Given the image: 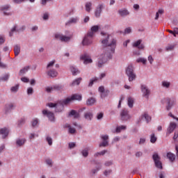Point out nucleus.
<instances>
[{
	"label": "nucleus",
	"instance_id": "nucleus-58",
	"mask_svg": "<svg viewBox=\"0 0 178 178\" xmlns=\"http://www.w3.org/2000/svg\"><path fill=\"white\" fill-rule=\"evenodd\" d=\"M68 131H69L70 134H74V133H76V129L72 128V127H70V129H68Z\"/></svg>",
	"mask_w": 178,
	"mask_h": 178
},
{
	"label": "nucleus",
	"instance_id": "nucleus-5",
	"mask_svg": "<svg viewBox=\"0 0 178 178\" xmlns=\"http://www.w3.org/2000/svg\"><path fill=\"white\" fill-rule=\"evenodd\" d=\"M152 159L154 162L156 168H157L158 169L163 168V167H162V162L161 161V156H159V154H158V153H154L152 155Z\"/></svg>",
	"mask_w": 178,
	"mask_h": 178
},
{
	"label": "nucleus",
	"instance_id": "nucleus-10",
	"mask_svg": "<svg viewBox=\"0 0 178 178\" xmlns=\"http://www.w3.org/2000/svg\"><path fill=\"white\" fill-rule=\"evenodd\" d=\"M67 99H68V102H67V105L68 104H70V102L72 101H81V95L75 94V95H73L71 97H68L64 99V101H67Z\"/></svg>",
	"mask_w": 178,
	"mask_h": 178
},
{
	"label": "nucleus",
	"instance_id": "nucleus-62",
	"mask_svg": "<svg viewBox=\"0 0 178 178\" xmlns=\"http://www.w3.org/2000/svg\"><path fill=\"white\" fill-rule=\"evenodd\" d=\"M38 124V120H33L32 122V127H35Z\"/></svg>",
	"mask_w": 178,
	"mask_h": 178
},
{
	"label": "nucleus",
	"instance_id": "nucleus-4",
	"mask_svg": "<svg viewBox=\"0 0 178 178\" xmlns=\"http://www.w3.org/2000/svg\"><path fill=\"white\" fill-rule=\"evenodd\" d=\"M92 32L88 33L82 40V45L83 47L91 45L92 44Z\"/></svg>",
	"mask_w": 178,
	"mask_h": 178
},
{
	"label": "nucleus",
	"instance_id": "nucleus-35",
	"mask_svg": "<svg viewBox=\"0 0 178 178\" xmlns=\"http://www.w3.org/2000/svg\"><path fill=\"white\" fill-rule=\"evenodd\" d=\"M16 32L17 33V26H14L12 29L10 30V31L9 32V36L10 37H13V33Z\"/></svg>",
	"mask_w": 178,
	"mask_h": 178
},
{
	"label": "nucleus",
	"instance_id": "nucleus-50",
	"mask_svg": "<svg viewBox=\"0 0 178 178\" xmlns=\"http://www.w3.org/2000/svg\"><path fill=\"white\" fill-rule=\"evenodd\" d=\"M162 86L165 88H169L170 87V82L164 81L162 82Z\"/></svg>",
	"mask_w": 178,
	"mask_h": 178
},
{
	"label": "nucleus",
	"instance_id": "nucleus-36",
	"mask_svg": "<svg viewBox=\"0 0 178 178\" xmlns=\"http://www.w3.org/2000/svg\"><path fill=\"white\" fill-rule=\"evenodd\" d=\"M101 170V166L97 167L95 169H92L90 171V175L92 176H94L96 173H98V172Z\"/></svg>",
	"mask_w": 178,
	"mask_h": 178
},
{
	"label": "nucleus",
	"instance_id": "nucleus-54",
	"mask_svg": "<svg viewBox=\"0 0 178 178\" xmlns=\"http://www.w3.org/2000/svg\"><path fill=\"white\" fill-rule=\"evenodd\" d=\"M35 137H38V134H31L29 136V140H34Z\"/></svg>",
	"mask_w": 178,
	"mask_h": 178
},
{
	"label": "nucleus",
	"instance_id": "nucleus-34",
	"mask_svg": "<svg viewBox=\"0 0 178 178\" xmlns=\"http://www.w3.org/2000/svg\"><path fill=\"white\" fill-rule=\"evenodd\" d=\"M134 104V99L133 97L128 98V106L129 108H133Z\"/></svg>",
	"mask_w": 178,
	"mask_h": 178
},
{
	"label": "nucleus",
	"instance_id": "nucleus-43",
	"mask_svg": "<svg viewBox=\"0 0 178 178\" xmlns=\"http://www.w3.org/2000/svg\"><path fill=\"white\" fill-rule=\"evenodd\" d=\"M127 127L124 125H122V126H120V127H118L116 128V133H120L122 131V130H126Z\"/></svg>",
	"mask_w": 178,
	"mask_h": 178
},
{
	"label": "nucleus",
	"instance_id": "nucleus-19",
	"mask_svg": "<svg viewBox=\"0 0 178 178\" xmlns=\"http://www.w3.org/2000/svg\"><path fill=\"white\" fill-rule=\"evenodd\" d=\"M47 75L49 77L54 78L58 76V72L54 69H49V71L47 72Z\"/></svg>",
	"mask_w": 178,
	"mask_h": 178
},
{
	"label": "nucleus",
	"instance_id": "nucleus-29",
	"mask_svg": "<svg viewBox=\"0 0 178 178\" xmlns=\"http://www.w3.org/2000/svg\"><path fill=\"white\" fill-rule=\"evenodd\" d=\"M29 70H30V66L28 65L24 67V68L19 70V76H23V74H26V73H27Z\"/></svg>",
	"mask_w": 178,
	"mask_h": 178
},
{
	"label": "nucleus",
	"instance_id": "nucleus-2",
	"mask_svg": "<svg viewBox=\"0 0 178 178\" xmlns=\"http://www.w3.org/2000/svg\"><path fill=\"white\" fill-rule=\"evenodd\" d=\"M69 99L67 100H59L56 103H49L47 104V106L49 108H56V112H62L63 111L65 106L67 105Z\"/></svg>",
	"mask_w": 178,
	"mask_h": 178
},
{
	"label": "nucleus",
	"instance_id": "nucleus-30",
	"mask_svg": "<svg viewBox=\"0 0 178 178\" xmlns=\"http://www.w3.org/2000/svg\"><path fill=\"white\" fill-rule=\"evenodd\" d=\"M69 116H74V119H79V118H80V113H77V111L74 110H72L69 113Z\"/></svg>",
	"mask_w": 178,
	"mask_h": 178
},
{
	"label": "nucleus",
	"instance_id": "nucleus-41",
	"mask_svg": "<svg viewBox=\"0 0 178 178\" xmlns=\"http://www.w3.org/2000/svg\"><path fill=\"white\" fill-rule=\"evenodd\" d=\"M70 69L73 76H76V74H79V73H80V71H79V70H77L76 67H71Z\"/></svg>",
	"mask_w": 178,
	"mask_h": 178
},
{
	"label": "nucleus",
	"instance_id": "nucleus-32",
	"mask_svg": "<svg viewBox=\"0 0 178 178\" xmlns=\"http://www.w3.org/2000/svg\"><path fill=\"white\" fill-rule=\"evenodd\" d=\"M14 54L15 56H19V54H20V45L15 44L14 46Z\"/></svg>",
	"mask_w": 178,
	"mask_h": 178
},
{
	"label": "nucleus",
	"instance_id": "nucleus-18",
	"mask_svg": "<svg viewBox=\"0 0 178 178\" xmlns=\"http://www.w3.org/2000/svg\"><path fill=\"white\" fill-rule=\"evenodd\" d=\"M83 118L86 120L91 121L92 120V118H94V114L91 111H86L83 114Z\"/></svg>",
	"mask_w": 178,
	"mask_h": 178
},
{
	"label": "nucleus",
	"instance_id": "nucleus-40",
	"mask_svg": "<svg viewBox=\"0 0 178 178\" xmlns=\"http://www.w3.org/2000/svg\"><path fill=\"white\" fill-rule=\"evenodd\" d=\"M72 39V37L70 36H65L63 35L62 39H61V42H67L69 41H70V40Z\"/></svg>",
	"mask_w": 178,
	"mask_h": 178
},
{
	"label": "nucleus",
	"instance_id": "nucleus-7",
	"mask_svg": "<svg viewBox=\"0 0 178 178\" xmlns=\"http://www.w3.org/2000/svg\"><path fill=\"white\" fill-rule=\"evenodd\" d=\"M102 143H99V147H108L109 145V136L108 135H101Z\"/></svg>",
	"mask_w": 178,
	"mask_h": 178
},
{
	"label": "nucleus",
	"instance_id": "nucleus-25",
	"mask_svg": "<svg viewBox=\"0 0 178 178\" xmlns=\"http://www.w3.org/2000/svg\"><path fill=\"white\" fill-rule=\"evenodd\" d=\"M167 106H166V109L167 111H170V109H172V106H173V105H175L176 101L173 100H170V99H167Z\"/></svg>",
	"mask_w": 178,
	"mask_h": 178
},
{
	"label": "nucleus",
	"instance_id": "nucleus-53",
	"mask_svg": "<svg viewBox=\"0 0 178 178\" xmlns=\"http://www.w3.org/2000/svg\"><path fill=\"white\" fill-rule=\"evenodd\" d=\"M45 162L49 166H52V165L54 164V161H52V159H46Z\"/></svg>",
	"mask_w": 178,
	"mask_h": 178
},
{
	"label": "nucleus",
	"instance_id": "nucleus-44",
	"mask_svg": "<svg viewBox=\"0 0 178 178\" xmlns=\"http://www.w3.org/2000/svg\"><path fill=\"white\" fill-rule=\"evenodd\" d=\"M92 6V4L91 3V2H87L86 3V12H90L91 10V6Z\"/></svg>",
	"mask_w": 178,
	"mask_h": 178
},
{
	"label": "nucleus",
	"instance_id": "nucleus-55",
	"mask_svg": "<svg viewBox=\"0 0 178 178\" xmlns=\"http://www.w3.org/2000/svg\"><path fill=\"white\" fill-rule=\"evenodd\" d=\"M174 141H178V131H175L173 136Z\"/></svg>",
	"mask_w": 178,
	"mask_h": 178
},
{
	"label": "nucleus",
	"instance_id": "nucleus-38",
	"mask_svg": "<svg viewBox=\"0 0 178 178\" xmlns=\"http://www.w3.org/2000/svg\"><path fill=\"white\" fill-rule=\"evenodd\" d=\"M89 150L90 149H88V147H86L81 151V154L83 155V156H84V158H87V156H88Z\"/></svg>",
	"mask_w": 178,
	"mask_h": 178
},
{
	"label": "nucleus",
	"instance_id": "nucleus-51",
	"mask_svg": "<svg viewBox=\"0 0 178 178\" xmlns=\"http://www.w3.org/2000/svg\"><path fill=\"white\" fill-rule=\"evenodd\" d=\"M63 36V35H62L60 33H55L54 38H55V40H59L60 41H62Z\"/></svg>",
	"mask_w": 178,
	"mask_h": 178
},
{
	"label": "nucleus",
	"instance_id": "nucleus-13",
	"mask_svg": "<svg viewBox=\"0 0 178 178\" xmlns=\"http://www.w3.org/2000/svg\"><path fill=\"white\" fill-rule=\"evenodd\" d=\"M81 59L83 60L84 65H88V63H92V59L90 58L87 54H84L81 56Z\"/></svg>",
	"mask_w": 178,
	"mask_h": 178
},
{
	"label": "nucleus",
	"instance_id": "nucleus-20",
	"mask_svg": "<svg viewBox=\"0 0 178 178\" xmlns=\"http://www.w3.org/2000/svg\"><path fill=\"white\" fill-rule=\"evenodd\" d=\"M166 156L168 159H169L170 162H172V163L175 162L176 159V156L175 155V154L170 152H167Z\"/></svg>",
	"mask_w": 178,
	"mask_h": 178
},
{
	"label": "nucleus",
	"instance_id": "nucleus-64",
	"mask_svg": "<svg viewBox=\"0 0 178 178\" xmlns=\"http://www.w3.org/2000/svg\"><path fill=\"white\" fill-rule=\"evenodd\" d=\"M135 156L136 158H140V156H143V153L142 152H137L136 154H135Z\"/></svg>",
	"mask_w": 178,
	"mask_h": 178
},
{
	"label": "nucleus",
	"instance_id": "nucleus-22",
	"mask_svg": "<svg viewBox=\"0 0 178 178\" xmlns=\"http://www.w3.org/2000/svg\"><path fill=\"white\" fill-rule=\"evenodd\" d=\"M141 42H143V40H138L134 43L133 47H134L135 48L138 47V49H144V44H141Z\"/></svg>",
	"mask_w": 178,
	"mask_h": 178
},
{
	"label": "nucleus",
	"instance_id": "nucleus-39",
	"mask_svg": "<svg viewBox=\"0 0 178 178\" xmlns=\"http://www.w3.org/2000/svg\"><path fill=\"white\" fill-rule=\"evenodd\" d=\"M156 140L157 138L156 136H155V134H152L150 136V143H152V144H155V143H156Z\"/></svg>",
	"mask_w": 178,
	"mask_h": 178
},
{
	"label": "nucleus",
	"instance_id": "nucleus-16",
	"mask_svg": "<svg viewBox=\"0 0 178 178\" xmlns=\"http://www.w3.org/2000/svg\"><path fill=\"white\" fill-rule=\"evenodd\" d=\"M16 108V105L13 103H9L8 104H6L4 110L6 113H8V112H10L13 109Z\"/></svg>",
	"mask_w": 178,
	"mask_h": 178
},
{
	"label": "nucleus",
	"instance_id": "nucleus-45",
	"mask_svg": "<svg viewBox=\"0 0 178 178\" xmlns=\"http://www.w3.org/2000/svg\"><path fill=\"white\" fill-rule=\"evenodd\" d=\"M9 74H6L0 78V81H8L9 80Z\"/></svg>",
	"mask_w": 178,
	"mask_h": 178
},
{
	"label": "nucleus",
	"instance_id": "nucleus-57",
	"mask_svg": "<svg viewBox=\"0 0 178 178\" xmlns=\"http://www.w3.org/2000/svg\"><path fill=\"white\" fill-rule=\"evenodd\" d=\"M25 122H26V120L24 118H21L18 121V126H22V124H24Z\"/></svg>",
	"mask_w": 178,
	"mask_h": 178
},
{
	"label": "nucleus",
	"instance_id": "nucleus-52",
	"mask_svg": "<svg viewBox=\"0 0 178 178\" xmlns=\"http://www.w3.org/2000/svg\"><path fill=\"white\" fill-rule=\"evenodd\" d=\"M12 92H17L19 90V85H16L15 86H13L10 89Z\"/></svg>",
	"mask_w": 178,
	"mask_h": 178
},
{
	"label": "nucleus",
	"instance_id": "nucleus-63",
	"mask_svg": "<svg viewBox=\"0 0 178 178\" xmlns=\"http://www.w3.org/2000/svg\"><path fill=\"white\" fill-rule=\"evenodd\" d=\"M45 90L47 92H52L54 91V87H47Z\"/></svg>",
	"mask_w": 178,
	"mask_h": 178
},
{
	"label": "nucleus",
	"instance_id": "nucleus-37",
	"mask_svg": "<svg viewBox=\"0 0 178 178\" xmlns=\"http://www.w3.org/2000/svg\"><path fill=\"white\" fill-rule=\"evenodd\" d=\"M98 81V78L94 77L92 79L90 80L88 87H92L94 85V83H97Z\"/></svg>",
	"mask_w": 178,
	"mask_h": 178
},
{
	"label": "nucleus",
	"instance_id": "nucleus-24",
	"mask_svg": "<svg viewBox=\"0 0 178 178\" xmlns=\"http://www.w3.org/2000/svg\"><path fill=\"white\" fill-rule=\"evenodd\" d=\"M26 138H18L16 140V145H17V147H23V145L26 144Z\"/></svg>",
	"mask_w": 178,
	"mask_h": 178
},
{
	"label": "nucleus",
	"instance_id": "nucleus-56",
	"mask_svg": "<svg viewBox=\"0 0 178 178\" xmlns=\"http://www.w3.org/2000/svg\"><path fill=\"white\" fill-rule=\"evenodd\" d=\"M112 173V170H106L104 172V176H109V175H111Z\"/></svg>",
	"mask_w": 178,
	"mask_h": 178
},
{
	"label": "nucleus",
	"instance_id": "nucleus-17",
	"mask_svg": "<svg viewBox=\"0 0 178 178\" xmlns=\"http://www.w3.org/2000/svg\"><path fill=\"white\" fill-rule=\"evenodd\" d=\"M0 134L2 135V138H6L9 136V129L6 127L0 129Z\"/></svg>",
	"mask_w": 178,
	"mask_h": 178
},
{
	"label": "nucleus",
	"instance_id": "nucleus-49",
	"mask_svg": "<svg viewBox=\"0 0 178 178\" xmlns=\"http://www.w3.org/2000/svg\"><path fill=\"white\" fill-rule=\"evenodd\" d=\"M96 119L97 120H102V119H104V113L102 112L98 113L96 115Z\"/></svg>",
	"mask_w": 178,
	"mask_h": 178
},
{
	"label": "nucleus",
	"instance_id": "nucleus-33",
	"mask_svg": "<svg viewBox=\"0 0 178 178\" xmlns=\"http://www.w3.org/2000/svg\"><path fill=\"white\" fill-rule=\"evenodd\" d=\"M175 47H176V44H168L165 47V51H167V52H168L169 51H173V49H175Z\"/></svg>",
	"mask_w": 178,
	"mask_h": 178
},
{
	"label": "nucleus",
	"instance_id": "nucleus-46",
	"mask_svg": "<svg viewBox=\"0 0 178 178\" xmlns=\"http://www.w3.org/2000/svg\"><path fill=\"white\" fill-rule=\"evenodd\" d=\"M56 62V61L55 60H53L50 61L47 64V69H52V67H54V65H55Z\"/></svg>",
	"mask_w": 178,
	"mask_h": 178
},
{
	"label": "nucleus",
	"instance_id": "nucleus-11",
	"mask_svg": "<svg viewBox=\"0 0 178 178\" xmlns=\"http://www.w3.org/2000/svg\"><path fill=\"white\" fill-rule=\"evenodd\" d=\"M177 124L175 122H170L169 127L167 129L166 136H170L173 131H175V129L177 127Z\"/></svg>",
	"mask_w": 178,
	"mask_h": 178
},
{
	"label": "nucleus",
	"instance_id": "nucleus-60",
	"mask_svg": "<svg viewBox=\"0 0 178 178\" xmlns=\"http://www.w3.org/2000/svg\"><path fill=\"white\" fill-rule=\"evenodd\" d=\"M49 145H52V138L47 136L46 138Z\"/></svg>",
	"mask_w": 178,
	"mask_h": 178
},
{
	"label": "nucleus",
	"instance_id": "nucleus-42",
	"mask_svg": "<svg viewBox=\"0 0 178 178\" xmlns=\"http://www.w3.org/2000/svg\"><path fill=\"white\" fill-rule=\"evenodd\" d=\"M138 63H143V65H147V59L144 58H139L136 60Z\"/></svg>",
	"mask_w": 178,
	"mask_h": 178
},
{
	"label": "nucleus",
	"instance_id": "nucleus-47",
	"mask_svg": "<svg viewBox=\"0 0 178 178\" xmlns=\"http://www.w3.org/2000/svg\"><path fill=\"white\" fill-rule=\"evenodd\" d=\"M53 90H55L56 91H62V90H63V87L60 85H56L53 86Z\"/></svg>",
	"mask_w": 178,
	"mask_h": 178
},
{
	"label": "nucleus",
	"instance_id": "nucleus-1",
	"mask_svg": "<svg viewBox=\"0 0 178 178\" xmlns=\"http://www.w3.org/2000/svg\"><path fill=\"white\" fill-rule=\"evenodd\" d=\"M111 35H107L105 39L102 40V44L104 47V51H106L105 54L100 56L97 66L98 67H102L104 63H106L108 59H112V54H115V49H116V40L111 39L109 40Z\"/></svg>",
	"mask_w": 178,
	"mask_h": 178
},
{
	"label": "nucleus",
	"instance_id": "nucleus-27",
	"mask_svg": "<svg viewBox=\"0 0 178 178\" xmlns=\"http://www.w3.org/2000/svg\"><path fill=\"white\" fill-rule=\"evenodd\" d=\"M81 80L83 79L81 77L77 78L76 79L74 80L72 83L70 84L71 87H74L75 86H79L81 83Z\"/></svg>",
	"mask_w": 178,
	"mask_h": 178
},
{
	"label": "nucleus",
	"instance_id": "nucleus-23",
	"mask_svg": "<svg viewBox=\"0 0 178 178\" xmlns=\"http://www.w3.org/2000/svg\"><path fill=\"white\" fill-rule=\"evenodd\" d=\"M77 22H79V18L77 17H72V18L70 19V20L65 23V26H70L71 24H76V23H77Z\"/></svg>",
	"mask_w": 178,
	"mask_h": 178
},
{
	"label": "nucleus",
	"instance_id": "nucleus-15",
	"mask_svg": "<svg viewBox=\"0 0 178 178\" xmlns=\"http://www.w3.org/2000/svg\"><path fill=\"white\" fill-rule=\"evenodd\" d=\"M143 119H145L146 120L147 123H149V122H151L152 118H151V116H149V115H148V113H145L140 115V118H139L138 123H140V122L141 120H143Z\"/></svg>",
	"mask_w": 178,
	"mask_h": 178
},
{
	"label": "nucleus",
	"instance_id": "nucleus-21",
	"mask_svg": "<svg viewBox=\"0 0 178 178\" xmlns=\"http://www.w3.org/2000/svg\"><path fill=\"white\" fill-rule=\"evenodd\" d=\"M102 9H104V6L99 5L98 7L96 9L95 16L96 17H99L101 16V13H102Z\"/></svg>",
	"mask_w": 178,
	"mask_h": 178
},
{
	"label": "nucleus",
	"instance_id": "nucleus-14",
	"mask_svg": "<svg viewBox=\"0 0 178 178\" xmlns=\"http://www.w3.org/2000/svg\"><path fill=\"white\" fill-rule=\"evenodd\" d=\"M99 92H100L101 98H105V97H108V94H109V90H105V87L100 86L99 87Z\"/></svg>",
	"mask_w": 178,
	"mask_h": 178
},
{
	"label": "nucleus",
	"instance_id": "nucleus-31",
	"mask_svg": "<svg viewBox=\"0 0 178 178\" xmlns=\"http://www.w3.org/2000/svg\"><path fill=\"white\" fill-rule=\"evenodd\" d=\"M99 30V26L98 25H95L91 27L90 31L88 33H92V37H94V34L97 33Z\"/></svg>",
	"mask_w": 178,
	"mask_h": 178
},
{
	"label": "nucleus",
	"instance_id": "nucleus-8",
	"mask_svg": "<svg viewBox=\"0 0 178 178\" xmlns=\"http://www.w3.org/2000/svg\"><path fill=\"white\" fill-rule=\"evenodd\" d=\"M10 9V5H4L0 7V10L3 12V15L5 16H10L12 15V13L9 10Z\"/></svg>",
	"mask_w": 178,
	"mask_h": 178
},
{
	"label": "nucleus",
	"instance_id": "nucleus-28",
	"mask_svg": "<svg viewBox=\"0 0 178 178\" xmlns=\"http://www.w3.org/2000/svg\"><path fill=\"white\" fill-rule=\"evenodd\" d=\"M95 102H96L95 98L90 97L87 99L86 105H88V106H92V105H94V104H95Z\"/></svg>",
	"mask_w": 178,
	"mask_h": 178
},
{
	"label": "nucleus",
	"instance_id": "nucleus-26",
	"mask_svg": "<svg viewBox=\"0 0 178 178\" xmlns=\"http://www.w3.org/2000/svg\"><path fill=\"white\" fill-rule=\"evenodd\" d=\"M118 13L122 17L128 16V15H130V13H129V10H127L126 8L119 10Z\"/></svg>",
	"mask_w": 178,
	"mask_h": 178
},
{
	"label": "nucleus",
	"instance_id": "nucleus-59",
	"mask_svg": "<svg viewBox=\"0 0 178 178\" xmlns=\"http://www.w3.org/2000/svg\"><path fill=\"white\" fill-rule=\"evenodd\" d=\"M33 92H34V90H33V88H29L27 89L28 95H31Z\"/></svg>",
	"mask_w": 178,
	"mask_h": 178
},
{
	"label": "nucleus",
	"instance_id": "nucleus-48",
	"mask_svg": "<svg viewBox=\"0 0 178 178\" xmlns=\"http://www.w3.org/2000/svg\"><path fill=\"white\" fill-rule=\"evenodd\" d=\"M163 9H159L156 13L155 20H158V19H159V15H163Z\"/></svg>",
	"mask_w": 178,
	"mask_h": 178
},
{
	"label": "nucleus",
	"instance_id": "nucleus-9",
	"mask_svg": "<svg viewBox=\"0 0 178 178\" xmlns=\"http://www.w3.org/2000/svg\"><path fill=\"white\" fill-rule=\"evenodd\" d=\"M43 115L47 116L50 122H55V114L51 111H48L47 110H43L42 111Z\"/></svg>",
	"mask_w": 178,
	"mask_h": 178
},
{
	"label": "nucleus",
	"instance_id": "nucleus-12",
	"mask_svg": "<svg viewBox=\"0 0 178 178\" xmlns=\"http://www.w3.org/2000/svg\"><path fill=\"white\" fill-rule=\"evenodd\" d=\"M141 91L143 94V97L148 99L149 97V94H151V91H149V89L147 87V86L142 85L141 86Z\"/></svg>",
	"mask_w": 178,
	"mask_h": 178
},
{
	"label": "nucleus",
	"instance_id": "nucleus-61",
	"mask_svg": "<svg viewBox=\"0 0 178 178\" xmlns=\"http://www.w3.org/2000/svg\"><path fill=\"white\" fill-rule=\"evenodd\" d=\"M74 147H76V143H69V149H72L73 148H74Z\"/></svg>",
	"mask_w": 178,
	"mask_h": 178
},
{
	"label": "nucleus",
	"instance_id": "nucleus-6",
	"mask_svg": "<svg viewBox=\"0 0 178 178\" xmlns=\"http://www.w3.org/2000/svg\"><path fill=\"white\" fill-rule=\"evenodd\" d=\"M120 116L121 118V120L123 122H127V120H130V119H131V116H130L129 111L127 109H122L120 112Z\"/></svg>",
	"mask_w": 178,
	"mask_h": 178
},
{
	"label": "nucleus",
	"instance_id": "nucleus-3",
	"mask_svg": "<svg viewBox=\"0 0 178 178\" xmlns=\"http://www.w3.org/2000/svg\"><path fill=\"white\" fill-rule=\"evenodd\" d=\"M126 74L128 76L129 81H134L136 80L137 75L134 73V67H133L132 65H129L126 70Z\"/></svg>",
	"mask_w": 178,
	"mask_h": 178
}]
</instances>
